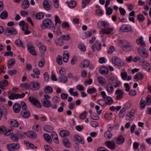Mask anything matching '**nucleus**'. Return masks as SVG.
<instances>
[{
  "mask_svg": "<svg viewBox=\"0 0 151 151\" xmlns=\"http://www.w3.org/2000/svg\"><path fill=\"white\" fill-rule=\"evenodd\" d=\"M104 136L106 138L109 139L112 137V134L110 132L108 131L106 132L105 133Z\"/></svg>",
  "mask_w": 151,
  "mask_h": 151,
  "instance_id": "4d7b16f0",
  "label": "nucleus"
},
{
  "mask_svg": "<svg viewBox=\"0 0 151 151\" xmlns=\"http://www.w3.org/2000/svg\"><path fill=\"white\" fill-rule=\"evenodd\" d=\"M142 65L143 68L148 72L151 71V65L147 62L143 60Z\"/></svg>",
  "mask_w": 151,
  "mask_h": 151,
  "instance_id": "ddd939ff",
  "label": "nucleus"
},
{
  "mask_svg": "<svg viewBox=\"0 0 151 151\" xmlns=\"http://www.w3.org/2000/svg\"><path fill=\"white\" fill-rule=\"evenodd\" d=\"M22 116L24 118H28L30 116V113L28 111H24L21 113Z\"/></svg>",
  "mask_w": 151,
  "mask_h": 151,
  "instance_id": "6e6d98bb",
  "label": "nucleus"
},
{
  "mask_svg": "<svg viewBox=\"0 0 151 151\" xmlns=\"http://www.w3.org/2000/svg\"><path fill=\"white\" fill-rule=\"evenodd\" d=\"M43 137L45 140L48 143H51L52 142V139L50 135L46 134L44 135Z\"/></svg>",
  "mask_w": 151,
  "mask_h": 151,
  "instance_id": "72a5a7b5",
  "label": "nucleus"
},
{
  "mask_svg": "<svg viewBox=\"0 0 151 151\" xmlns=\"http://www.w3.org/2000/svg\"><path fill=\"white\" fill-rule=\"evenodd\" d=\"M44 130L47 132H50L53 130V128L52 127L49 125H47L43 127Z\"/></svg>",
  "mask_w": 151,
  "mask_h": 151,
  "instance_id": "473e14b6",
  "label": "nucleus"
},
{
  "mask_svg": "<svg viewBox=\"0 0 151 151\" xmlns=\"http://www.w3.org/2000/svg\"><path fill=\"white\" fill-rule=\"evenodd\" d=\"M9 98L11 100H13L14 99H17L18 98H19V94H15L14 93H12L9 96Z\"/></svg>",
  "mask_w": 151,
  "mask_h": 151,
  "instance_id": "de8ad7c7",
  "label": "nucleus"
},
{
  "mask_svg": "<svg viewBox=\"0 0 151 151\" xmlns=\"http://www.w3.org/2000/svg\"><path fill=\"white\" fill-rule=\"evenodd\" d=\"M15 43L16 45L17 46H22H22V43L21 40L19 39L16 40L15 42Z\"/></svg>",
  "mask_w": 151,
  "mask_h": 151,
  "instance_id": "e2e57ef3",
  "label": "nucleus"
},
{
  "mask_svg": "<svg viewBox=\"0 0 151 151\" xmlns=\"http://www.w3.org/2000/svg\"><path fill=\"white\" fill-rule=\"evenodd\" d=\"M96 88L93 87L88 89L87 90V92L89 94H91L96 92Z\"/></svg>",
  "mask_w": 151,
  "mask_h": 151,
  "instance_id": "338daca9",
  "label": "nucleus"
},
{
  "mask_svg": "<svg viewBox=\"0 0 151 151\" xmlns=\"http://www.w3.org/2000/svg\"><path fill=\"white\" fill-rule=\"evenodd\" d=\"M120 30L124 32H128L132 30L131 26L128 24H123L120 28Z\"/></svg>",
  "mask_w": 151,
  "mask_h": 151,
  "instance_id": "f8f14e48",
  "label": "nucleus"
},
{
  "mask_svg": "<svg viewBox=\"0 0 151 151\" xmlns=\"http://www.w3.org/2000/svg\"><path fill=\"white\" fill-rule=\"evenodd\" d=\"M55 42L57 46H61L63 45V41L62 39L58 38L55 40Z\"/></svg>",
  "mask_w": 151,
  "mask_h": 151,
  "instance_id": "ea45409f",
  "label": "nucleus"
},
{
  "mask_svg": "<svg viewBox=\"0 0 151 151\" xmlns=\"http://www.w3.org/2000/svg\"><path fill=\"white\" fill-rule=\"evenodd\" d=\"M13 133V131L12 129H5L4 131V135L6 136H8Z\"/></svg>",
  "mask_w": 151,
  "mask_h": 151,
  "instance_id": "3c124183",
  "label": "nucleus"
},
{
  "mask_svg": "<svg viewBox=\"0 0 151 151\" xmlns=\"http://www.w3.org/2000/svg\"><path fill=\"white\" fill-rule=\"evenodd\" d=\"M74 138L78 142L83 144H84V141L82 139L78 134H76L75 135Z\"/></svg>",
  "mask_w": 151,
  "mask_h": 151,
  "instance_id": "09e8293b",
  "label": "nucleus"
},
{
  "mask_svg": "<svg viewBox=\"0 0 151 151\" xmlns=\"http://www.w3.org/2000/svg\"><path fill=\"white\" fill-rule=\"evenodd\" d=\"M137 50L140 56L144 58H147L149 57L148 54L147 50L145 48L140 47L137 48Z\"/></svg>",
  "mask_w": 151,
  "mask_h": 151,
  "instance_id": "39448f33",
  "label": "nucleus"
},
{
  "mask_svg": "<svg viewBox=\"0 0 151 151\" xmlns=\"http://www.w3.org/2000/svg\"><path fill=\"white\" fill-rule=\"evenodd\" d=\"M105 145L111 150L114 149L116 146L115 143L114 141H107L105 142Z\"/></svg>",
  "mask_w": 151,
  "mask_h": 151,
  "instance_id": "a211bd4d",
  "label": "nucleus"
},
{
  "mask_svg": "<svg viewBox=\"0 0 151 151\" xmlns=\"http://www.w3.org/2000/svg\"><path fill=\"white\" fill-rule=\"evenodd\" d=\"M8 84V81L6 80H4L0 81V88L2 89H4L5 87H6Z\"/></svg>",
  "mask_w": 151,
  "mask_h": 151,
  "instance_id": "c85d7f7f",
  "label": "nucleus"
},
{
  "mask_svg": "<svg viewBox=\"0 0 151 151\" xmlns=\"http://www.w3.org/2000/svg\"><path fill=\"white\" fill-rule=\"evenodd\" d=\"M120 42L122 45V50L125 52H129L131 51L132 46L127 41L125 40H121Z\"/></svg>",
  "mask_w": 151,
  "mask_h": 151,
  "instance_id": "7ed1b4c3",
  "label": "nucleus"
},
{
  "mask_svg": "<svg viewBox=\"0 0 151 151\" xmlns=\"http://www.w3.org/2000/svg\"><path fill=\"white\" fill-rule=\"evenodd\" d=\"M27 48L28 52L33 55H37V52L35 50V47L31 43H29L27 45Z\"/></svg>",
  "mask_w": 151,
  "mask_h": 151,
  "instance_id": "1a4fd4ad",
  "label": "nucleus"
},
{
  "mask_svg": "<svg viewBox=\"0 0 151 151\" xmlns=\"http://www.w3.org/2000/svg\"><path fill=\"white\" fill-rule=\"evenodd\" d=\"M89 1L90 0H82V7L83 8H85L86 5L88 4Z\"/></svg>",
  "mask_w": 151,
  "mask_h": 151,
  "instance_id": "052dcab7",
  "label": "nucleus"
},
{
  "mask_svg": "<svg viewBox=\"0 0 151 151\" xmlns=\"http://www.w3.org/2000/svg\"><path fill=\"white\" fill-rule=\"evenodd\" d=\"M143 37L141 36L139 38L137 39L136 42L137 44L139 45L142 48H143L146 47V44L145 42L143 40Z\"/></svg>",
  "mask_w": 151,
  "mask_h": 151,
  "instance_id": "f3484780",
  "label": "nucleus"
},
{
  "mask_svg": "<svg viewBox=\"0 0 151 151\" xmlns=\"http://www.w3.org/2000/svg\"><path fill=\"white\" fill-rule=\"evenodd\" d=\"M126 111V109L125 108H122L121 110L119 112V117L121 118H123L124 115Z\"/></svg>",
  "mask_w": 151,
  "mask_h": 151,
  "instance_id": "bf43d9fd",
  "label": "nucleus"
},
{
  "mask_svg": "<svg viewBox=\"0 0 151 151\" xmlns=\"http://www.w3.org/2000/svg\"><path fill=\"white\" fill-rule=\"evenodd\" d=\"M124 92L122 90L118 89L115 91V94L116 95V99L117 100H119L123 98Z\"/></svg>",
  "mask_w": 151,
  "mask_h": 151,
  "instance_id": "9b49d317",
  "label": "nucleus"
},
{
  "mask_svg": "<svg viewBox=\"0 0 151 151\" xmlns=\"http://www.w3.org/2000/svg\"><path fill=\"white\" fill-rule=\"evenodd\" d=\"M24 143L26 144L27 146L30 147L32 149H34L35 148H37V147H35L33 144L27 141H24Z\"/></svg>",
  "mask_w": 151,
  "mask_h": 151,
  "instance_id": "8fccbe9b",
  "label": "nucleus"
},
{
  "mask_svg": "<svg viewBox=\"0 0 151 151\" xmlns=\"http://www.w3.org/2000/svg\"><path fill=\"white\" fill-rule=\"evenodd\" d=\"M97 102L99 104L101 107H104L107 105L106 102L103 99H100L98 100Z\"/></svg>",
  "mask_w": 151,
  "mask_h": 151,
  "instance_id": "a19ab883",
  "label": "nucleus"
},
{
  "mask_svg": "<svg viewBox=\"0 0 151 151\" xmlns=\"http://www.w3.org/2000/svg\"><path fill=\"white\" fill-rule=\"evenodd\" d=\"M147 104L149 105L151 104V95H149L147 96L146 98Z\"/></svg>",
  "mask_w": 151,
  "mask_h": 151,
  "instance_id": "774afa93",
  "label": "nucleus"
},
{
  "mask_svg": "<svg viewBox=\"0 0 151 151\" xmlns=\"http://www.w3.org/2000/svg\"><path fill=\"white\" fill-rule=\"evenodd\" d=\"M29 87L31 89L36 91L39 89L40 86V84L38 82L32 81L29 84Z\"/></svg>",
  "mask_w": 151,
  "mask_h": 151,
  "instance_id": "6e6552de",
  "label": "nucleus"
},
{
  "mask_svg": "<svg viewBox=\"0 0 151 151\" xmlns=\"http://www.w3.org/2000/svg\"><path fill=\"white\" fill-rule=\"evenodd\" d=\"M29 101L34 106L40 108L42 107L40 102L35 98L31 96L29 98Z\"/></svg>",
  "mask_w": 151,
  "mask_h": 151,
  "instance_id": "0eeeda50",
  "label": "nucleus"
},
{
  "mask_svg": "<svg viewBox=\"0 0 151 151\" xmlns=\"http://www.w3.org/2000/svg\"><path fill=\"white\" fill-rule=\"evenodd\" d=\"M9 122L11 126L14 127H18L19 126V124L15 119H10L9 121Z\"/></svg>",
  "mask_w": 151,
  "mask_h": 151,
  "instance_id": "cd10ccee",
  "label": "nucleus"
},
{
  "mask_svg": "<svg viewBox=\"0 0 151 151\" xmlns=\"http://www.w3.org/2000/svg\"><path fill=\"white\" fill-rule=\"evenodd\" d=\"M50 96L48 95H44L43 98L41 99V102L42 106L48 108L51 106V103L50 101Z\"/></svg>",
  "mask_w": 151,
  "mask_h": 151,
  "instance_id": "20e7f679",
  "label": "nucleus"
},
{
  "mask_svg": "<svg viewBox=\"0 0 151 151\" xmlns=\"http://www.w3.org/2000/svg\"><path fill=\"white\" fill-rule=\"evenodd\" d=\"M42 5L43 8L47 11H49L51 9V6L49 4L48 2L46 0H44L43 1Z\"/></svg>",
  "mask_w": 151,
  "mask_h": 151,
  "instance_id": "412c9836",
  "label": "nucleus"
},
{
  "mask_svg": "<svg viewBox=\"0 0 151 151\" xmlns=\"http://www.w3.org/2000/svg\"><path fill=\"white\" fill-rule=\"evenodd\" d=\"M97 80L98 82L103 86H105L106 84V82L105 79L103 78L98 76L97 78Z\"/></svg>",
  "mask_w": 151,
  "mask_h": 151,
  "instance_id": "bb28decb",
  "label": "nucleus"
},
{
  "mask_svg": "<svg viewBox=\"0 0 151 151\" xmlns=\"http://www.w3.org/2000/svg\"><path fill=\"white\" fill-rule=\"evenodd\" d=\"M44 15L42 13H39L36 14V17L38 19H41L43 18Z\"/></svg>",
  "mask_w": 151,
  "mask_h": 151,
  "instance_id": "13d9d810",
  "label": "nucleus"
},
{
  "mask_svg": "<svg viewBox=\"0 0 151 151\" xmlns=\"http://www.w3.org/2000/svg\"><path fill=\"white\" fill-rule=\"evenodd\" d=\"M41 27V29H50L54 27V24L50 19H45L43 21Z\"/></svg>",
  "mask_w": 151,
  "mask_h": 151,
  "instance_id": "f03ea898",
  "label": "nucleus"
},
{
  "mask_svg": "<svg viewBox=\"0 0 151 151\" xmlns=\"http://www.w3.org/2000/svg\"><path fill=\"white\" fill-rule=\"evenodd\" d=\"M19 147V145L17 143H12L7 145V147L9 151H14L15 149H18Z\"/></svg>",
  "mask_w": 151,
  "mask_h": 151,
  "instance_id": "4468645a",
  "label": "nucleus"
},
{
  "mask_svg": "<svg viewBox=\"0 0 151 151\" xmlns=\"http://www.w3.org/2000/svg\"><path fill=\"white\" fill-rule=\"evenodd\" d=\"M87 115V112L86 111H84L80 114L79 118L83 120L86 118Z\"/></svg>",
  "mask_w": 151,
  "mask_h": 151,
  "instance_id": "a18cd8bd",
  "label": "nucleus"
},
{
  "mask_svg": "<svg viewBox=\"0 0 151 151\" xmlns=\"http://www.w3.org/2000/svg\"><path fill=\"white\" fill-rule=\"evenodd\" d=\"M53 91L52 88L50 86H46L44 88V92L45 95L50 94Z\"/></svg>",
  "mask_w": 151,
  "mask_h": 151,
  "instance_id": "393cba45",
  "label": "nucleus"
},
{
  "mask_svg": "<svg viewBox=\"0 0 151 151\" xmlns=\"http://www.w3.org/2000/svg\"><path fill=\"white\" fill-rule=\"evenodd\" d=\"M90 63L89 61L88 60H83L81 62L80 67L81 68H86L89 66Z\"/></svg>",
  "mask_w": 151,
  "mask_h": 151,
  "instance_id": "aec40b11",
  "label": "nucleus"
},
{
  "mask_svg": "<svg viewBox=\"0 0 151 151\" xmlns=\"http://www.w3.org/2000/svg\"><path fill=\"white\" fill-rule=\"evenodd\" d=\"M15 62L14 59L11 58L8 61V68L9 69H10L12 67V65H14Z\"/></svg>",
  "mask_w": 151,
  "mask_h": 151,
  "instance_id": "58836bf2",
  "label": "nucleus"
},
{
  "mask_svg": "<svg viewBox=\"0 0 151 151\" xmlns=\"http://www.w3.org/2000/svg\"><path fill=\"white\" fill-rule=\"evenodd\" d=\"M106 85L105 88L108 92L109 93H112L114 90L113 85L110 83H108Z\"/></svg>",
  "mask_w": 151,
  "mask_h": 151,
  "instance_id": "6ab92c4d",
  "label": "nucleus"
},
{
  "mask_svg": "<svg viewBox=\"0 0 151 151\" xmlns=\"http://www.w3.org/2000/svg\"><path fill=\"white\" fill-rule=\"evenodd\" d=\"M51 136L55 143L57 144H59V140L56 133L55 132H52L51 133Z\"/></svg>",
  "mask_w": 151,
  "mask_h": 151,
  "instance_id": "b1692460",
  "label": "nucleus"
},
{
  "mask_svg": "<svg viewBox=\"0 0 151 151\" xmlns=\"http://www.w3.org/2000/svg\"><path fill=\"white\" fill-rule=\"evenodd\" d=\"M74 90L73 88H71L69 89L68 91L71 95L76 97L78 95V93L77 91L74 92Z\"/></svg>",
  "mask_w": 151,
  "mask_h": 151,
  "instance_id": "37998d69",
  "label": "nucleus"
},
{
  "mask_svg": "<svg viewBox=\"0 0 151 151\" xmlns=\"http://www.w3.org/2000/svg\"><path fill=\"white\" fill-rule=\"evenodd\" d=\"M112 63L114 64L115 65H117L119 67H121L123 64L120 59L117 57L113 56L112 58Z\"/></svg>",
  "mask_w": 151,
  "mask_h": 151,
  "instance_id": "423d86ee",
  "label": "nucleus"
},
{
  "mask_svg": "<svg viewBox=\"0 0 151 151\" xmlns=\"http://www.w3.org/2000/svg\"><path fill=\"white\" fill-rule=\"evenodd\" d=\"M55 25L57 27H59L61 24V22L60 18L58 16L55 15Z\"/></svg>",
  "mask_w": 151,
  "mask_h": 151,
  "instance_id": "c756f323",
  "label": "nucleus"
},
{
  "mask_svg": "<svg viewBox=\"0 0 151 151\" xmlns=\"http://www.w3.org/2000/svg\"><path fill=\"white\" fill-rule=\"evenodd\" d=\"M112 113H106L104 115V117L105 119L108 120H110L111 117Z\"/></svg>",
  "mask_w": 151,
  "mask_h": 151,
  "instance_id": "680f3d73",
  "label": "nucleus"
},
{
  "mask_svg": "<svg viewBox=\"0 0 151 151\" xmlns=\"http://www.w3.org/2000/svg\"><path fill=\"white\" fill-rule=\"evenodd\" d=\"M69 134V132L67 130H62L60 132V135L62 137L68 136Z\"/></svg>",
  "mask_w": 151,
  "mask_h": 151,
  "instance_id": "e433bc0d",
  "label": "nucleus"
},
{
  "mask_svg": "<svg viewBox=\"0 0 151 151\" xmlns=\"http://www.w3.org/2000/svg\"><path fill=\"white\" fill-rule=\"evenodd\" d=\"M107 100L108 102H106L107 105H110L113 103V100L112 99L110 96L107 97Z\"/></svg>",
  "mask_w": 151,
  "mask_h": 151,
  "instance_id": "69168bd1",
  "label": "nucleus"
},
{
  "mask_svg": "<svg viewBox=\"0 0 151 151\" xmlns=\"http://www.w3.org/2000/svg\"><path fill=\"white\" fill-rule=\"evenodd\" d=\"M63 144L66 147H70V143L67 138H65L63 141Z\"/></svg>",
  "mask_w": 151,
  "mask_h": 151,
  "instance_id": "49530a36",
  "label": "nucleus"
},
{
  "mask_svg": "<svg viewBox=\"0 0 151 151\" xmlns=\"http://www.w3.org/2000/svg\"><path fill=\"white\" fill-rule=\"evenodd\" d=\"M8 16V14L7 12L4 11L0 14V17L2 19H4L6 18Z\"/></svg>",
  "mask_w": 151,
  "mask_h": 151,
  "instance_id": "864d4df0",
  "label": "nucleus"
},
{
  "mask_svg": "<svg viewBox=\"0 0 151 151\" xmlns=\"http://www.w3.org/2000/svg\"><path fill=\"white\" fill-rule=\"evenodd\" d=\"M124 141V139L122 135H120L117 139L116 143L118 144L123 143Z\"/></svg>",
  "mask_w": 151,
  "mask_h": 151,
  "instance_id": "4c0bfd02",
  "label": "nucleus"
},
{
  "mask_svg": "<svg viewBox=\"0 0 151 151\" xmlns=\"http://www.w3.org/2000/svg\"><path fill=\"white\" fill-rule=\"evenodd\" d=\"M99 72L102 75H106L109 73V70L106 67L103 66L100 68L99 69Z\"/></svg>",
  "mask_w": 151,
  "mask_h": 151,
  "instance_id": "5701e85b",
  "label": "nucleus"
},
{
  "mask_svg": "<svg viewBox=\"0 0 151 151\" xmlns=\"http://www.w3.org/2000/svg\"><path fill=\"white\" fill-rule=\"evenodd\" d=\"M145 19V17L142 14H139L137 16V19L140 22H143Z\"/></svg>",
  "mask_w": 151,
  "mask_h": 151,
  "instance_id": "0e129e2a",
  "label": "nucleus"
},
{
  "mask_svg": "<svg viewBox=\"0 0 151 151\" xmlns=\"http://www.w3.org/2000/svg\"><path fill=\"white\" fill-rule=\"evenodd\" d=\"M143 78V74L139 73L136 74L134 76V81H137L139 80H142Z\"/></svg>",
  "mask_w": 151,
  "mask_h": 151,
  "instance_id": "a878e982",
  "label": "nucleus"
},
{
  "mask_svg": "<svg viewBox=\"0 0 151 151\" xmlns=\"http://www.w3.org/2000/svg\"><path fill=\"white\" fill-rule=\"evenodd\" d=\"M90 118L93 120H97L99 119V117L96 113H94L91 114Z\"/></svg>",
  "mask_w": 151,
  "mask_h": 151,
  "instance_id": "603ef678",
  "label": "nucleus"
},
{
  "mask_svg": "<svg viewBox=\"0 0 151 151\" xmlns=\"http://www.w3.org/2000/svg\"><path fill=\"white\" fill-rule=\"evenodd\" d=\"M66 3H68L69 7L71 8L75 7L76 4V2L74 1H71L70 2L68 1L66 2Z\"/></svg>",
  "mask_w": 151,
  "mask_h": 151,
  "instance_id": "79ce46f5",
  "label": "nucleus"
},
{
  "mask_svg": "<svg viewBox=\"0 0 151 151\" xmlns=\"http://www.w3.org/2000/svg\"><path fill=\"white\" fill-rule=\"evenodd\" d=\"M24 134H25L28 138L32 139H36L37 137L36 134L32 131H28L24 132Z\"/></svg>",
  "mask_w": 151,
  "mask_h": 151,
  "instance_id": "9d476101",
  "label": "nucleus"
},
{
  "mask_svg": "<svg viewBox=\"0 0 151 151\" xmlns=\"http://www.w3.org/2000/svg\"><path fill=\"white\" fill-rule=\"evenodd\" d=\"M97 26L99 28L101 29L100 31V34L109 35L113 33L114 28L109 27V23L106 21H99L97 24Z\"/></svg>",
  "mask_w": 151,
  "mask_h": 151,
  "instance_id": "f257e3e1",
  "label": "nucleus"
},
{
  "mask_svg": "<svg viewBox=\"0 0 151 151\" xmlns=\"http://www.w3.org/2000/svg\"><path fill=\"white\" fill-rule=\"evenodd\" d=\"M13 109L14 112L16 113H18L20 111L21 106L19 104L17 103H15L13 105Z\"/></svg>",
  "mask_w": 151,
  "mask_h": 151,
  "instance_id": "4be33fe9",
  "label": "nucleus"
},
{
  "mask_svg": "<svg viewBox=\"0 0 151 151\" xmlns=\"http://www.w3.org/2000/svg\"><path fill=\"white\" fill-rule=\"evenodd\" d=\"M96 7L98 9L96 10V12L98 16H101L103 15L104 14V12L101 9H99V6H96Z\"/></svg>",
  "mask_w": 151,
  "mask_h": 151,
  "instance_id": "c03bdc74",
  "label": "nucleus"
},
{
  "mask_svg": "<svg viewBox=\"0 0 151 151\" xmlns=\"http://www.w3.org/2000/svg\"><path fill=\"white\" fill-rule=\"evenodd\" d=\"M58 80L60 82L65 83L67 81L68 78L67 77L65 76H59Z\"/></svg>",
  "mask_w": 151,
  "mask_h": 151,
  "instance_id": "7c9ffc66",
  "label": "nucleus"
},
{
  "mask_svg": "<svg viewBox=\"0 0 151 151\" xmlns=\"http://www.w3.org/2000/svg\"><path fill=\"white\" fill-rule=\"evenodd\" d=\"M22 5L23 6L22 7L23 9H26L29 6V3L28 0H24L22 3Z\"/></svg>",
  "mask_w": 151,
  "mask_h": 151,
  "instance_id": "f704fd0d",
  "label": "nucleus"
},
{
  "mask_svg": "<svg viewBox=\"0 0 151 151\" xmlns=\"http://www.w3.org/2000/svg\"><path fill=\"white\" fill-rule=\"evenodd\" d=\"M134 115V112L131 111L126 116V120L127 121L129 120H132V119H133Z\"/></svg>",
  "mask_w": 151,
  "mask_h": 151,
  "instance_id": "2f4dec72",
  "label": "nucleus"
},
{
  "mask_svg": "<svg viewBox=\"0 0 151 151\" xmlns=\"http://www.w3.org/2000/svg\"><path fill=\"white\" fill-rule=\"evenodd\" d=\"M92 51L93 52L100 50L101 48V44L98 42H96L91 47Z\"/></svg>",
  "mask_w": 151,
  "mask_h": 151,
  "instance_id": "dca6fc26",
  "label": "nucleus"
},
{
  "mask_svg": "<svg viewBox=\"0 0 151 151\" xmlns=\"http://www.w3.org/2000/svg\"><path fill=\"white\" fill-rule=\"evenodd\" d=\"M11 139L14 142H17L19 140L18 136L16 134H13L11 135Z\"/></svg>",
  "mask_w": 151,
  "mask_h": 151,
  "instance_id": "5fc2aeb1",
  "label": "nucleus"
},
{
  "mask_svg": "<svg viewBox=\"0 0 151 151\" xmlns=\"http://www.w3.org/2000/svg\"><path fill=\"white\" fill-rule=\"evenodd\" d=\"M69 54L68 52L65 51L64 52L63 56V61L65 62H67L69 59Z\"/></svg>",
  "mask_w": 151,
  "mask_h": 151,
  "instance_id": "c9c22d12",
  "label": "nucleus"
},
{
  "mask_svg": "<svg viewBox=\"0 0 151 151\" xmlns=\"http://www.w3.org/2000/svg\"><path fill=\"white\" fill-rule=\"evenodd\" d=\"M17 33V30L15 29L12 28L6 29L5 31V35L7 36H8L12 34H16Z\"/></svg>",
  "mask_w": 151,
  "mask_h": 151,
  "instance_id": "2eb2a0df",
  "label": "nucleus"
}]
</instances>
